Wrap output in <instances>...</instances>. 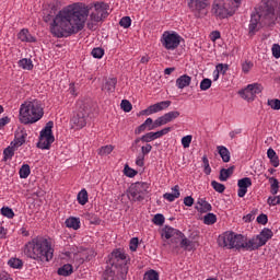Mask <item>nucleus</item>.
<instances>
[{"label":"nucleus","mask_w":280,"mask_h":280,"mask_svg":"<svg viewBox=\"0 0 280 280\" xmlns=\"http://www.w3.org/2000/svg\"><path fill=\"white\" fill-rule=\"evenodd\" d=\"M143 280H159V273L151 269L144 273Z\"/></svg>","instance_id":"nucleus-41"},{"label":"nucleus","mask_w":280,"mask_h":280,"mask_svg":"<svg viewBox=\"0 0 280 280\" xmlns=\"http://www.w3.org/2000/svg\"><path fill=\"white\" fill-rule=\"evenodd\" d=\"M163 235L166 240H172V237H185V234L170 225L164 226Z\"/></svg>","instance_id":"nucleus-18"},{"label":"nucleus","mask_w":280,"mask_h":280,"mask_svg":"<svg viewBox=\"0 0 280 280\" xmlns=\"http://www.w3.org/2000/svg\"><path fill=\"white\" fill-rule=\"evenodd\" d=\"M116 86H117V78H109L103 84L102 91H106L107 93H115Z\"/></svg>","instance_id":"nucleus-20"},{"label":"nucleus","mask_w":280,"mask_h":280,"mask_svg":"<svg viewBox=\"0 0 280 280\" xmlns=\"http://www.w3.org/2000/svg\"><path fill=\"white\" fill-rule=\"evenodd\" d=\"M275 233L268 228H264L261 232L246 241L242 234H235V232H225L218 237V244L222 248H236V250H259L261 246H266L269 240H272Z\"/></svg>","instance_id":"nucleus-2"},{"label":"nucleus","mask_w":280,"mask_h":280,"mask_svg":"<svg viewBox=\"0 0 280 280\" xmlns=\"http://www.w3.org/2000/svg\"><path fill=\"white\" fill-rule=\"evenodd\" d=\"M252 185H253V179H250V177H244V178L238 179V182H237L238 198H244V196H246V194L248 192V187H250Z\"/></svg>","instance_id":"nucleus-14"},{"label":"nucleus","mask_w":280,"mask_h":280,"mask_svg":"<svg viewBox=\"0 0 280 280\" xmlns=\"http://www.w3.org/2000/svg\"><path fill=\"white\" fill-rule=\"evenodd\" d=\"M114 150H115L114 145L107 144V145L102 147L98 150V154H100V156H106V155L110 154V152H113Z\"/></svg>","instance_id":"nucleus-38"},{"label":"nucleus","mask_w":280,"mask_h":280,"mask_svg":"<svg viewBox=\"0 0 280 280\" xmlns=\"http://www.w3.org/2000/svg\"><path fill=\"white\" fill-rule=\"evenodd\" d=\"M91 54H92L93 58L100 59V58H103V56H104V49L101 47H96L92 50Z\"/></svg>","instance_id":"nucleus-49"},{"label":"nucleus","mask_w":280,"mask_h":280,"mask_svg":"<svg viewBox=\"0 0 280 280\" xmlns=\"http://www.w3.org/2000/svg\"><path fill=\"white\" fill-rule=\"evenodd\" d=\"M152 152V144L147 143V145L141 147V153L136 159V165L138 167H143L145 165V156Z\"/></svg>","instance_id":"nucleus-15"},{"label":"nucleus","mask_w":280,"mask_h":280,"mask_svg":"<svg viewBox=\"0 0 280 280\" xmlns=\"http://www.w3.org/2000/svg\"><path fill=\"white\" fill-rule=\"evenodd\" d=\"M178 117H180V112L174 110V112H168V113L164 114L163 116L159 117L158 119L160 120V126H165V125L174 121V119H178Z\"/></svg>","instance_id":"nucleus-16"},{"label":"nucleus","mask_w":280,"mask_h":280,"mask_svg":"<svg viewBox=\"0 0 280 280\" xmlns=\"http://www.w3.org/2000/svg\"><path fill=\"white\" fill-rule=\"evenodd\" d=\"M12 147H8L4 149L3 151V161H10V159H12V156H14V152H15V147L14 144H11Z\"/></svg>","instance_id":"nucleus-35"},{"label":"nucleus","mask_w":280,"mask_h":280,"mask_svg":"<svg viewBox=\"0 0 280 280\" xmlns=\"http://www.w3.org/2000/svg\"><path fill=\"white\" fill-rule=\"evenodd\" d=\"M269 183H270V194H272V196H277V194H279V179L275 177H270Z\"/></svg>","instance_id":"nucleus-32"},{"label":"nucleus","mask_w":280,"mask_h":280,"mask_svg":"<svg viewBox=\"0 0 280 280\" xmlns=\"http://www.w3.org/2000/svg\"><path fill=\"white\" fill-rule=\"evenodd\" d=\"M150 184L145 182H137L130 185L128 189V198L131 202H143L148 196Z\"/></svg>","instance_id":"nucleus-7"},{"label":"nucleus","mask_w":280,"mask_h":280,"mask_svg":"<svg viewBox=\"0 0 280 280\" xmlns=\"http://www.w3.org/2000/svg\"><path fill=\"white\" fill-rule=\"evenodd\" d=\"M66 226L68 229H73V231H78L80 229V219L75 217H71L66 220Z\"/></svg>","instance_id":"nucleus-29"},{"label":"nucleus","mask_w":280,"mask_h":280,"mask_svg":"<svg viewBox=\"0 0 280 280\" xmlns=\"http://www.w3.org/2000/svg\"><path fill=\"white\" fill-rule=\"evenodd\" d=\"M8 266H10V268H14V269L23 268V260H21L19 258H10L8 261Z\"/></svg>","instance_id":"nucleus-36"},{"label":"nucleus","mask_w":280,"mask_h":280,"mask_svg":"<svg viewBox=\"0 0 280 280\" xmlns=\"http://www.w3.org/2000/svg\"><path fill=\"white\" fill-rule=\"evenodd\" d=\"M276 8L277 0H267L262 2L258 9H255V11L252 12L248 25L249 36H255L262 25H270V22L275 19Z\"/></svg>","instance_id":"nucleus-4"},{"label":"nucleus","mask_w":280,"mask_h":280,"mask_svg":"<svg viewBox=\"0 0 280 280\" xmlns=\"http://www.w3.org/2000/svg\"><path fill=\"white\" fill-rule=\"evenodd\" d=\"M148 130V127L144 126L142 122L140 126H138L135 130V135H141V132H145Z\"/></svg>","instance_id":"nucleus-58"},{"label":"nucleus","mask_w":280,"mask_h":280,"mask_svg":"<svg viewBox=\"0 0 280 280\" xmlns=\"http://www.w3.org/2000/svg\"><path fill=\"white\" fill-rule=\"evenodd\" d=\"M7 124H10V117L5 116L0 118V130L3 128V126H7Z\"/></svg>","instance_id":"nucleus-61"},{"label":"nucleus","mask_w":280,"mask_h":280,"mask_svg":"<svg viewBox=\"0 0 280 280\" xmlns=\"http://www.w3.org/2000/svg\"><path fill=\"white\" fill-rule=\"evenodd\" d=\"M218 222V217L214 213H207L203 217V224H207L208 226H211V224H215Z\"/></svg>","instance_id":"nucleus-34"},{"label":"nucleus","mask_w":280,"mask_h":280,"mask_svg":"<svg viewBox=\"0 0 280 280\" xmlns=\"http://www.w3.org/2000/svg\"><path fill=\"white\" fill-rule=\"evenodd\" d=\"M244 222H253L255 220V213H248L245 217H243Z\"/></svg>","instance_id":"nucleus-63"},{"label":"nucleus","mask_w":280,"mask_h":280,"mask_svg":"<svg viewBox=\"0 0 280 280\" xmlns=\"http://www.w3.org/2000/svg\"><path fill=\"white\" fill-rule=\"evenodd\" d=\"M250 69H253V62L252 61H245L242 65V70L244 73H248L250 71Z\"/></svg>","instance_id":"nucleus-55"},{"label":"nucleus","mask_w":280,"mask_h":280,"mask_svg":"<svg viewBox=\"0 0 280 280\" xmlns=\"http://www.w3.org/2000/svg\"><path fill=\"white\" fill-rule=\"evenodd\" d=\"M225 0H214L212 3L211 14L215 16V19H229V16H233L237 8H240V3H236L232 9L226 8Z\"/></svg>","instance_id":"nucleus-8"},{"label":"nucleus","mask_w":280,"mask_h":280,"mask_svg":"<svg viewBox=\"0 0 280 280\" xmlns=\"http://www.w3.org/2000/svg\"><path fill=\"white\" fill-rule=\"evenodd\" d=\"M148 130H156V128H161V122L158 119L152 120V118H147L143 122Z\"/></svg>","instance_id":"nucleus-30"},{"label":"nucleus","mask_w":280,"mask_h":280,"mask_svg":"<svg viewBox=\"0 0 280 280\" xmlns=\"http://www.w3.org/2000/svg\"><path fill=\"white\" fill-rule=\"evenodd\" d=\"M180 40H183V37L176 32L166 31L162 34L161 37L162 46L165 47L168 51H174V49H178Z\"/></svg>","instance_id":"nucleus-10"},{"label":"nucleus","mask_w":280,"mask_h":280,"mask_svg":"<svg viewBox=\"0 0 280 280\" xmlns=\"http://www.w3.org/2000/svg\"><path fill=\"white\" fill-rule=\"evenodd\" d=\"M233 172H235L234 165L230 166L229 168H221L220 175H219V180H221L222 183L229 180V178H231V176H233Z\"/></svg>","instance_id":"nucleus-22"},{"label":"nucleus","mask_w":280,"mask_h":280,"mask_svg":"<svg viewBox=\"0 0 280 280\" xmlns=\"http://www.w3.org/2000/svg\"><path fill=\"white\" fill-rule=\"evenodd\" d=\"M89 106L82 104L77 112H74L71 121L77 128H84L86 126V119H89Z\"/></svg>","instance_id":"nucleus-11"},{"label":"nucleus","mask_w":280,"mask_h":280,"mask_svg":"<svg viewBox=\"0 0 280 280\" xmlns=\"http://www.w3.org/2000/svg\"><path fill=\"white\" fill-rule=\"evenodd\" d=\"M229 135H230L231 139H235V137H237V135H242V129L238 128V129L232 130V131H230Z\"/></svg>","instance_id":"nucleus-60"},{"label":"nucleus","mask_w":280,"mask_h":280,"mask_svg":"<svg viewBox=\"0 0 280 280\" xmlns=\"http://www.w3.org/2000/svg\"><path fill=\"white\" fill-rule=\"evenodd\" d=\"M128 264L130 257L124 249H115L112 252L106 270L103 273L104 280H124L128 275Z\"/></svg>","instance_id":"nucleus-3"},{"label":"nucleus","mask_w":280,"mask_h":280,"mask_svg":"<svg viewBox=\"0 0 280 280\" xmlns=\"http://www.w3.org/2000/svg\"><path fill=\"white\" fill-rule=\"evenodd\" d=\"M197 205H199L200 207L197 206L195 207V209L199 211V213H208V211H211L213 209L211 203H209V201H207V199L205 198H199Z\"/></svg>","instance_id":"nucleus-19"},{"label":"nucleus","mask_w":280,"mask_h":280,"mask_svg":"<svg viewBox=\"0 0 280 280\" xmlns=\"http://www.w3.org/2000/svg\"><path fill=\"white\" fill-rule=\"evenodd\" d=\"M129 248L131 253H136L137 248H139V238L132 237L129 242Z\"/></svg>","instance_id":"nucleus-48"},{"label":"nucleus","mask_w":280,"mask_h":280,"mask_svg":"<svg viewBox=\"0 0 280 280\" xmlns=\"http://www.w3.org/2000/svg\"><path fill=\"white\" fill-rule=\"evenodd\" d=\"M93 8L94 12L90 14ZM89 14L91 21L100 23L108 16V4L95 2L86 5L82 2H77L65 7L54 20L51 34L57 38H68V36L82 32Z\"/></svg>","instance_id":"nucleus-1"},{"label":"nucleus","mask_w":280,"mask_h":280,"mask_svg":"<svg viewBox=\"0 0 280 280\" xmlns=\"http://www.w3.org/2000/svg\"><path fill=\"white\" fill-rule=\"evenodd\" d=\"M24 255L36 261H51L54 259V248L47 238L36 237L25 244Z\"/></svg>","instance_id":"nucleus-5"},{"label":"nucleus","mask_w":280,"mask_h":280,"mask_svg":"<svg viewBox=\"0 0 280 280\" xmlns=\"http://www.w3.org/2000/svg\"><path fill=\"white\" fill-rule=\"evenodd\" d=\"M172 189L174 192H165L163 195L164 200H168V202H174L175 198H180V187L175 185Z\"/></svg>","instance_id":"nucleus-23"},{"label":"nucleus","mask_w":280,"mask_h":280,"mask_svg":"<svg viewBox=\"0 0 280 280\" xmlns=\"http://www.w3.org/2000/svg\"><path fill=\"white\" fill-rule=\"evenodd\" d=\"M1 213L4 215V218H8L9 220H12L14 218V210L10 207H3L1 208Z\"/></svg>","instance_id":"nucleus-42"},{"label":"nucleus","mask_w":280,"mask_h":280,"mask_svg":"<svg viewBox=\"0 0 280 280\" xmlns=\"http://www.w3.org/2000/svg\"><path fill=\"white\" fill-rule=\"evenodd\" d=\"M211 187L214 189V191H218V194H224L226 186L224 184H221L219 182L212 180L211 182Z\"/></svg>","instance_id":"nucleus-37"},{"label":"nucleus","mask_w":280,"mask_h":280,"mask_svg":"<svg viewBox=\"0 0 280 280\" xmlns=\"http://www.w3.org/2000/svg\"><path fill=\"white\" fill-rule=\"evenodd\" d=\"M267 205H269V207H277V196L276 197H269L267 200Z\"/></svg>","instance_id":"nucleus-62"},{"label":"nucleus","mask_w":280,"mask_h":280,"mask_svg":"<svg viewBox=\"0 0 280 280\" xmlns=\"http://www.w3.org/2000/svg\"><path fill=\"white\" fill-rule=\"evenodd\" d=\"M218 153L221 156L223 163H229L231 161V151L224 145L217 147Z\"/></svg>","instance_id":"nucleus-25"},{"label":"nucleus","mask_w":280,"mask_h":280,"mask_svg":"<svg viewBox=\"0 0 280 280\" xmlns=\"http://www.w3.org/2000/svg\"><path fill=\"white\" fill-rule=\"evenodd\" d=\"M153 223H155L156 226H163L165 223V217L161 213L155 214L153 218Z\"/></svg>","instance_id":"nucleus-46"},{"label":"nucleus","mask_w":280,"mask_h":280,"mask_svg":"<svg viewBox=\"0 0 280 280\" xmlns=\"http://www.w3.org/2000/svg\"><path fill=\"white\" fill-rule=\"evenodd\" d=\"M268 106L272 108V110H280V100L272 98L267 101Z\"/></svg>","instance_id":"nucleus-43"},{"label":"nucleus","mask_w":280,"mask_h":280,"mask_svg":"<svg viewBox=\"0 0 280 280\" xmlns=\"http://www.w3.org/2000/svg\"><path fill=\"white\" fill-rule=\"evenodd\" d=\"M44 115L45 110L38 100L25 101L20 107V121L24 124V126L40 121Z\"/></svg>","instance_id":"nucleus-6"},{"label":"nucleus","mask_w":280,"mask_h":280,"mask_svg":"<svg viewBox=\"0 0 280 280\" xmlns=\"http://www.w3.org/2000/svg\"><path fill=\"white\" fill-rule=\"evenodd\" d=\"M261 91H264V86L259 83H254L240 91V95L243 100H247V102H254Z\"/></svg>","instance_id":"nucleus-13"},{"label":"nucleus","mask_w":280,"mask_h":280,"mask_svg":"<svg viewBox=\"0 0 280 280\" xmlns=\"http://www.w3.org/2000/svg\"><path fill=\"white\" fill-rule=\"evenodd\" d=\"M30 174H32V171H31L28 164L22 165L20 168V178H27V176H30Z\"/></svg>","instance_id":"nucleus-39"},{"label":"nucleus","mask_w":280,"mask_h":280,"mask_svg":"<svg viewBox=\"0 0 280 280\" xmlns=\"http://www.w3.org/2000/svg\"><path fill=\"white\" fill-rule=\"evenodd\" d=\"M272 167H279V155L269 159Z\"/></svg>","instance_id":"nucleus-59"},{"label":"nucleus","mask_w":280,"mask_h":280,"mask_svg":"<svg viewBox=\"0 0 280 280\" xmlns=\"http://www.w3.org/2000/svg\"><path fill=\"white\" fill-rule=\"evenodd\" d=\"M54 128V121H48L45 128L39 133V141L37 142V148L39 150H49L51 148V143L56 141L54 137V132L51 131Z\"/></svg>","instance_id":"nucleus-9"},{"label":"nucleus","mask_w":280,"mask_h":280,"mask_svg":"<svg viewBox=\"0 0 280 280\" xmlns=\"http://www.w3.org/2000/svg\"><path fill=\"white\" fill-rule=\"evenodd\" d=\"M256 222H258V224H262V225H266L268 224V214H259L256 219Z\"/></svg>","instance_id":"nucleus-53"},{"label":"nucleus","mask_w":280,"mask_h":280,"mask_svg":"<svg viewBox=\"0 0 280 280\" xmlns=\"http://www.w3.org/2000/svg\"><path fill=\"white\" fill-rule=\"evenodd\" d=\"M194 202H195V200H194V197H191V196H187L184 198L185 207H194Z\"/></svg>","instance_id":"nucleus-57"},{"label":"nucleus","mask_w":280,"mask_h":280,"mask_svg":"<svg viewBox=\"0 0 280 280\" xmlns=\"http://www.w3.org/2000/svg\"><path fill=\"white\" fill-rule=\"evenodd\" d=\"M18 37L22 40V43H36V37L32 36L27 28L21 30Z\"/></svg>","instance_id":"nucleus-21"},{"label":"nucleus","mask_w":280,"mask_h":280,"mask_svg":"<svg viewBox=\"0 0 280 280\" xmlns=\"http://www.w3.org/2000/svg\"><path fill=\"white\" fill-rule=\"evenodd\" d=\"M19 67L26 71H32L34 69V63L32 62V59L23 58L19 61Z\"/></svg>","instance_id":"nucleus-31"},{"label":"nucleus","mask_w":280,"mask_h":280,"mask_svg":"<svg viewBox=\"0 0 280 280\" xmlns=\"http://www.w3.org/2000/svg\"><path fill=\"white\" fill-rule=\"evenodd\" d=\"M211 5L209 0H188V8L195 12V16L200 19L201 16H207V8Z\"/></svg>","instance_id":"nucleus-12"},{"label":"nucleus","mask_w":280,"mask_h":280,"mask_svg":"<svg viewBox=\"0 0 280 280\" xmlns=\"http://www.w3.org/2000/svg\"><path fill=\"white\" fill-rule=\"evenodd\" d=\"M191 84V77L187 74H183L176 79V86L177 89H187Z\"/></svg>","instance_id":"nucleus-24"},{"label":"nucleus","mask_w":280,"mask_h":280,"mask_svg":"<svg viewBox=\"0 0 280 280\" xmlns=\"http://www.w3.org/2000/svg\"><path fill=\"white\" fill-rule=\"evenodd\" d=\"M271 51H272L273 58H279L280 57V45L273 44L271 47Z\"/></svg>","instance_id":"nucleus-54"},{"label":"nucleus","mask_w":280,"mask_h":280,"mask_svg":"<svg viewBox=\"0 0 280 280\" xmlns=\"http://www.w3.org/2000/svg\"><path fill=\"white\" fill-rule=\"evenodd\" d=\"M119 25H120V27H124L125 30H128V27H130V25H132V20L130 19V16H124L119 21Z\"/></svg>","instance_id":"nucleus-44"},{"label":"nucleus","mask_w":280,"mask_h":280,"mask_svg":"<svg viewBox=\"0 0 280 280\" xmlns=\"http://www.w3.org/2000/svg\"><path fill=\"white\" fill-rule=\"evenodd\" d=\"M77 200L79 202V205H86V202H89V192L86 191V189H82L81 191H79Z\"/></svg>","instance_id":"nucleus-33"},{"label":"nucleus","mask_w":280,"mask_h":280,"mask_svg":"<svg viewBox=\"0 0 280 280\" xmlns=\"http://www.w3.org/2000/svg\"><path fill=\"white\" fill-rule=\"evenodd\" d=\"M140 140L142 141V143H150L151 141H154V138L152 136V131L143 135L142 137H140Z\"/></svg>","instance_id":"nucleus-51"},{"label":"nucleus","mask_w":280,"mask_h":280,"mask_svg":"<svg viewBox=\"0 0 280 280\" xmlns=\"http://www.w3.org/2000/svg\"><path fill=\"white\" fill-rule=\"evenodd\" d=\"M217 73H223V74H225L226 73V71H229V65H224V63H218L217 65Z\"/></svg>","instance_id":"nucleus-52"},{"label":"nucleus","mask_w":280,"mask_h":280,"mask_svg":"<svg viewBox=\"0 0 280 280\" xmlns=\"http://www.w3.org/2000/svg\"><path fill=\"white\" fill-rule=\"evenodd\" d=\"M179 246L184 248V250H194L196 248V243L194 241H189L185 235L180 237Z\"/></svg>","instance_id":"nucleus-27"},{"label":"nucleus","mask_w":280,"mask_h":280,"mask_svg":"<svg viewBox=\"0 0 280 280\" xmlns=\"http://www.w3.org/2000/svg\"><path fill=\"white\" fill-rule=\"evenodd\" d=\"M211 84H213V82L211 81V79H203L200 82V89L201 91H209V89H211Z\"/></svg>","instance_id":"nucleus-47"},{"label":"nucleus","mask_w":280,"mask_h":280,"mask_svg":"<svg viewBox=\"0 0 280 280\" xmlns=\"http://www.w3.org/2000/svg\"><path fill=\"white\" fill-rule=\"evenodd\" d=\"M170 106H172V101H162L149 106V110L151 115H154V113H161V110H165V108H170Z\"/></svg>","instance_id":"nucleus-17"},{"label":"nucleus","mask_w":280,"mask_h":280,"mask_svg":"<svg viewBox=\"0 0 280 280\" xmlns=\"http://www.w3.org/2000/svg\"><path fill=\"white\" fill-rule=\"evenodd\" d=\"M0 280H13L8 272L2 271L0 272Z\"/></svg>","instance_id":"nucleus-64"},{"label":"nucleus","mask_w":280,"mask_h":280,"mask_svg":"<svg viewBox=\"0 0 280 280\" xmlns=\"http://www.w3.org/2000/svg\"><path fill=\"white\" fill-rule=\"evenodd\" d=\"M25 139H27L26 132H23V131L16 132L14 142H11V145H13L15 148H21V145H23V143H25Z\"/></svg>","instance_id":"nucleus-26"},{"label":"nucleus","mask_w":280,"mask_h":280,"mask_svg":"<svg viewBox=\"0 0 280 280\" xmlns=\"http://www.w3.org/2000/svg\"><path fill=\"white\" fill-rule=\"evenodd\" d=\"M124 174L125 176H128V178H135L138 172L135 168H131L128 164H126L124 168Z\"/></svg>","instance_id":"nucleus-40"},{"label":"nucleus","mask_w":280,"mask_h":280,"mask_svg":"<svg viewBox=\"0 0 280 280\" xmlns=\"http://www.w3.org/2000/svg\"><path fill=\"white\" fill-rule=\"evenodd\" d=\"M120 108H122L125 113H130V110H132V103H130L128 100H122L120 103Z\"/></svg>","instance_id":"nucleus-45"},{"label":"nucleus","mask_w":280,"mask_h":280,"mask_svg":"<svg viewBox=\"0 0 280 280\" xmlns=\"http://www.w3.org/2000/svg\"><path fill=\"white\" fill-rule=\"evenodd\" d=\"M191 139H194V137L191 135L183 137L182 138L183 148H189V145H191Z\"/></svg>","instance_id":"nucleus-50"},{"label":"nucleus","mask_w":280,"mask_h":280,"mask_svg":"<svg viewBox=\"0 0 280 280\" xmlns=\"http://www.w3.org/2000/svg\"><path fill=\"white\" fill-rule=\"evenodd\" d=\"M57 275L60 277H71L73 275V266L71 264L63 265L58 269Z\"/></svg>","instance_id":"nucleus-28"},{"label":"nucleus","mask_w":280,"mask_h":280,"mask_svg":"<svg viewBox=\"0 0 280 280\" xmlns=\"http://www.w3.org/2000/svg\"><path fill=\"white\" fill-rule=\"evenodd\" d=\"M139 143H141V137L136 138L135 141L131 143V147H130L131 152H137V149L139 148Z\"/></svg>","instance_id":"nucleus-56"}]
</instances>
